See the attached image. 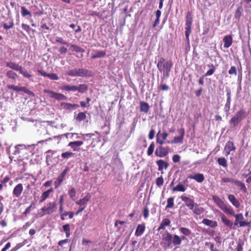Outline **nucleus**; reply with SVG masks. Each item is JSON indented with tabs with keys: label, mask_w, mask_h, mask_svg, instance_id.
Instances as JSON below:
<instances>
[{
	"label": "nucleus",
	"mask_w": 251,
	"mask_h": 251,
	"mask_svg": "<svg viewBox=\"0 0 251 251\" xmlns=\"http://www.w3.org/2000/svg\"><path fill=\"white\" fill-rule=\"evenodd\" d=\"M212 199L218 207L226 214L234 216L235 218L234 225L238 227L248 226L250 222L245 221L242 213L235 214L233 208L227 203H225L221 198L216 195L212 196Z\"/></svg>",
	"instance_id": "nucleus-1"
},
{
	"label": "nucleus",
	"mask_w": 251,
	"mask_h": 251,
	"mask_svg": "<svg viewBox=\"0 0 251 251\" xmlns=\"http://www.w3.org/2000/svg\"><path fill=\"white\" fill-rule=\"evenodd\" d=\"M161 244L163 245L165 250L175 246V250L178 248L177 243L180 241L179 236L176 234H172L166 231L162 234Z\"/></svg>",
	"instance_id": "nucleus-2"
},
{
	"label": "nucleus",
	"mask_w": 251,
	"mask_h": 251,
	"mask_svg": "<svg viewBox=\"0 0 251 251\" xmlns=\"http://www.w3.org/2000/svg\"><path fill=\"white\" fill-rule=\"evenodd\" d=\"M173 66L172 62L166 60L163 57H160L157 64V67L161 73H163L164 77H168Z\"/></svg>",
	"instance_id": "nucleus-3"
},
{
	"label": "nucleus",
	"mask_w": 251,
	"mask_h": 251,
	"mask_svg": "<svg viewBox=\"0 0 251 251\" xmlns=\"http://www.w3.org/2000/svg\"><path fill=\"white\" fill-rule=\"evenodd\" d=\"M66 75L69 76L75 77H86L92 75V73L88 70L82 68H75L73 70L68 71L66 73Z\"/></svg>",
	"instance_id": "nucleus-4"
},
{
	"label": "nucleus",
	"mask_w": 251,
	"mask_h": 251,
	"mask_svg": "<svg viewBox=\"0 0 251 251\" xmlns=\"http://www.w3.org/2000/svg\"><path fill=\"white\" fill-rule=\"evenodd\" d=\"M245 117V110L243 109H241L236 113L234 116L230 120L229 123L232 126L235 127Z\"/></svg>",
	"instance_id": "nucleus-5"
},
{
	"label": "nucleus",
	"mask_w": 251,
	"mask_h": 251,
	"mask_svg": "<svg viewBox=\"0 0 251 251\" xmlns=\"http://www.w3.org/2000/svg\"><path fill=\"white\" fill-rule=\"evenodd\" d=\"M193 22L192 14L188 12L186 16L185 36L188 42H189V36L191 33V26Z\"/></svg>",
	"instance_id": "nucleus-6"
},
{
	"label": "nucleus",
	"mask_w": 251,
	"mask_h": 251,
	"mask_svg": "<svg viewBox=\"0 0 251 251\" xmlns=\"http://www.w3.org/2000/svg\"><path fill=\"white\" fill-rule=\"evenodd\" d=\"M56 209V205L55 202H49L47 203L40 210L43 212L41 216L44 214L50 215L54 212Z\"/></svg>",
	"instance_id": "nucleus-7"
},
{
	"label": "nucleus",
	"mask_w": 251,
	"mask_h": 251,
	"mask_svg": "<svg viewBox=\"0 0 251 251\" xmlns=\"http://www.w3.org/2000/svg\"><path fill=\"white\" fill-rule=\"evenodd\" d=\"M46 153L47 155L46 158V162L48 166L51 163L55 164L57 162L58 155H56V151H54L48 150Z\"/></svg>",
	"instance_id": "nucleus-8"
},
{
	"label": "nucleus",
	"mask_w": 251,
	"mask_h": 251,
	"mask_svg": "<svg viewBox=\"0 0 251 251\" xmlns=\"http://www.w3.org/2000/svg\"><path fill=\"white\" fill-rule=\"evenodd\" d=\"M44 92L50 95V98L54 99L57 100H66L67 98L64 94L56 93L52 90L44 89Z\"/></svg>",
	"instance_id": "nucleus-9"
},
{
	"label": "nucleus",
	"mask_w": 251,
	"mask_h": 251,
	"mask_svg": "<svg viewBox=\"0 0 251 251\" xmlns=\"http://www.w3.org/2000/svg\"><path fill=\"white\" fill-rule=\"evenodd\" d=\"M69 170V168L68 167H66L61 174L57 176L54 182L55 188H57L61 185Z\"/></svg>",
	"instance_id": "nucleus-10"
},
{
	"label": "nucleus",
	"mask_w": 251,
	"mask_h": 251,
	"mask_svg": "<svg viewBox=\"0 0 251 251\" xmlns=\"http://www.w3.org/2000/svg\"><path fill=\"white\" fill-rule=\"evenodd\" d=\"M180 198L182 201L184 202L185 205L188 207L190 210H191L196 203L195 202L194 200L190 197L182 196Z\"/></svg>",
	"instance_id": "nucleus-11"
},
{
	"label": "nucleus",
	"mask_w": 251,
	"mask_h": 251,
	"mask_svg": "<svg viewBox=\"0 0 251 251\" xmlns=\"http://www.w3.org/2000/svg\"><path fill=\"white\" fill-rule=\"evenodd\" d=\"M235 150L236 147L233 143L231 141H228L224 148L225 154L227 156L229 154L230 151H234Z\"/></svg>",
	"instance_id": "nucleus-12"
},
{
	"label": "nucleus",
	"mask_w": 251,
	"mask_h": 251,
	"mask_svg": "<svg viewBox=\"0 0 251 251\" xmlns=\"http://www.w3.org/2000/svg\"><path fill=\"white\" fill-rule=\"evenodd\" d=\"M60 106L63 109L71 111L76 109L79 107V105L76 104L62 102L60 103Z\"/></svg>",
	"instance_id": "nucleus-13"
},
{
	"label": "nucleus",
	"mask_w": 251,
	"mask_h": 251,
	"mask_svg": "<svg viewBox=\"0 0 251 251\" xmlns=\"http://www.w3.org/2000/svg\"><path fill=\"white\" fill-rule=\"evenodd\" d=\"M168 153V149L163 148L162 146H160L159 147L156 148L155 154L160 157H163L165 156Z\"/></svg>",
	"instance_id": "nucleus-14"
},
{
	"label": "nucleus",
	"mask_w": 251,
	"mask_h": 251,
	"mask_svg": "<svg viewBox=\"0 0 251 251\" xmlns=\"http://www.w3.org/2000/svg\"><path fill=\"white\" fill-rule=\"evenodd\" d=\"M188 178L196 180L198 183H202L205 179V177L202 174L197 173L194 175H189Z\"/></svg>",
	"instance_id": "nucleus-15"
},
{
	"label": "nucleus",
	"mask_w": 251,
	"mask_h": 251,
	"mask_svg": "<svg viewBox=\"0 0 251 251\" xmlns=\"http://www.w3.org/2000/svg\"><path fill=\"white\" fill-rule=\"evenodd\" d=\"M106 55V52L102 50H93L91 53V58L96 59L102 58Z\"/></svg>",
	"instance_id": "nucleus-16"
},
{
	"label": "nucleus",
	"mask_w": 251,
	"mask_h": 251,
	"mask_svg": "<svg viewBox=\"0 0 251 251\" xmlns=\"http://www.w3.org/2000/svg\"><path fill=\"white\" fill-rule=\"evenodd\" d=\"M83 144V142L82 141H76L70 142L68 146L72 148L74 151H79L80 150L79 147L82 145Z\"/></svg>",
	"instance_id": "nucleus-17"
},
{
	"label": "nucleus",
	"mask_w": 251,
	"mask_h": 251,
	"mask_svg": "<svg viewBox=\"0 0 251 251\" xmlns=\"http://www.w3.org/2000/svg\"><path fill=\"white\" fill-rule=\"evenodd\" d=\"M23 191V186L21 183L17 184L13 189V194L16 197H19Z\"/></svg>",
	"instance_id": "nucleus-18"
},
{
	"label": "nucleus",
	"mask_w": 251,
	"mask_h": 251,
	"mask_svg": "<svg viewBox=\"0 0 251 251\" xmlns=\"http://www.w3.org/2000/svg\"><path fill=\"white\" fill-rule=\"evenodd\" d=\"M221 221L225 226L229 227L230 228H235L234 223L228 220L223 214H221Z\"/></svg>",
	"instance_id": "nucleus-19"
},
{
	"label": "nucleus",
	"mask_w": 251,
	"mask_h": 251,
	"mask_svg": "<svg viewBox=\"0 0 251 251\" xmlns=\"http://www.w3.org/2000/svg\"><path fill=\"white\" fill-rule=\"evenodd\" d=\"M145 228L146 226L145 224L143 223L138 225L135 230V235L137 237L141 236L144 232Z\"/></svg>",
	"instance_id": "nucleus-20"
},
{
	"label": "nucleus",
	"mask_w": 251,
	"mask_h": 251,
	"mask_svg": "<svg viewBox=\"0 0 251 251\" xmlns=\"http://www.w3.org/2000/svg\"><path fill=\"white\" fill-rule=\"evenodd\" d=\"M156 164L158 166V170L161 172V173L162 174L164 173L163 171V168L166 169L169 166V164L167 162H165V161L161 159L157 161Z\"/></svg>",
	"instance_id": "nucleus-21"
},
{
	"label": "nucleus",
	"mask_w": 251,
	"mask_h": 251,
	"mask_svg": "<svg viewBox=\"0 0 251 251\" xmlns=\"http://www.w3.org/2000/svg\"><path fill=\"white\" fill-rule=\"evenodd\" d=\"M228 199L231 204L236 208H239L240 206L239 201L235 198V197L232 194L228 195Z\"/></svg>",
	"instance_id": "nucleus-22"
},
{
	"label": "nucleus",
	"mask_w": 251,
	"mask_h": 251,
	"mask_svg": "<svg viewBox=\"0 0 251 251\" xmlns=\"http://www.w3.org/2000/svg\"><path fill=\"white\" fill-rule=\"evenodd\" d=\"M201 223L203 224L212 228L216 227L218 226V224L216 221L211 220L208 219H203Z\"/></svg>",
	"instance_id": "nucleus-23"
},
{
	"label": "nucleus",
	"mask_w": 251,
	"mask_h": 251,
	"mask_svg": "<svg viewBox=\"0 0 251 251\" xmlns=\"http://www.w3.org/2000/svg\"><path fill=\"white\" fill-rule=\"evenodd\" d=\"M224 47L225 48H229L232 43V38L230 35L225 36L223 38Z\"/></svg>",
	"instance_id": "nucleus-24"
},
{
	"label": "nucleus",
	"mask_w": 251,
	"mask_h": 251,
	"mask_svg": "<svg viewBox=\"0 0 251 251\" xmlns=\"http://www.w3.org/2000/svg\"><path fill=\"white\" fill-rule=\"evenodd\" d=\"M191 210H192L194 214L197 215H200L203 213L204 212V209L202 207L200 206L197 203L194 205Z\"/></svg>",
	"instance_id": "nucleus-25"
},
{
	"label": "nucleus",
	"mask_w": 251,
	"mask_h": 251,
	"mask_svg": "<svg viewBox=\"0 0 251 251\" xmlns=\"http://www.w3.org/2000/svg\"><path fill=\"white\" fill-rule=\"evenodd\" d=\"M5 64L7 67L16 71L19 72L22 68V66L13 62H7Z\"/></svg>",
	"instance_id": "nucleus-26"
},
{
	"label": "nucleus",
	"mask_w": 251,
	"mask_h": 251,
	"mask_svg": "<svg viewBox=\"0 0 251 251\" xmlns=\"http://www.w3.org/2000/svg\"><path fill=\"white\" fill-rule=\"evenodd\" d=\"M91 198V196L89 193H87L85 197L80 199L79 201H77L75 202L76 204L79 205L80 206L85 205L87 202L89 201Z\"/></svg>",
	"instance_id": "nucleus-27"
},
{
	"label": "nucleus",
	"mask_w": 251,
	"mask_h": 251,
	"mask_svg": "<svg viewBox=\"0 0 251 251\" xmlns=\"http://www.w3.org/2000/svg\"><path fill=\"white\" fill-rule=\"evenodd\" d=\"M53 191V188H51L46 191L44 192L40 197V202H44L49 197L51 193Z\"/></svg>",
	"instance_id": "nucleus-28"
},
{
	"label": "nucleus",
	"mask_w": 251,
	"mask_h": 251,
	"mask_svg": "<svg viewBox=\"0 0 251 251\" xmlns=\"http://www.w3.org/2000/svg\"><path fill=\"white\" fill-rule=\"evenodd\" d=\"M60 89L62 91L74 92L76 91V86L75 85H64L60 86Z\"/></svg>",
	"instance_id": "nucleus-29"
},
{
	"label": "nucleus",
	"mask_w": 251,
	"mask_h": 251,
	"mask_svg": "<svg viewBox=\"0 0 251 251\" xmlns=\"http://www.w3.org/2000/svg\"><path fill=\"white\" fill-rule=\"evenodd\" d=\"M170 224L171 221L169 219L166 218L163 219L158 228V230L159 231L161 229H164L166 226H169Z\"/></svg>",
	"instance_id": "nucleus-30"
},
{
	"label": "nucleus",
	"mask_w": 251,
	"mask_h": 251,
	"mask_svg": "<svg viewBox=\"0 0 251 251\" xmlns=\"http://www.w3.org/2000/svg\"><path fill=\"white\" fill-rule=\"evenodd\" d=\"M7 87L9 89L17 91V92H20V91H23V92H26V89L25 87H19L17 86L13 85H7Z\"/></svg>",
	"instance_id": "nucleus-31"
},
{
	"label": "nucleus",
	"mask_w": 251,
	"mask_h": 251,
	"mask_svg": "<svg viewBox=\"0 0 251 251\" xmlns=\"http://www.w3.org/2000/svg\"><path fill=\"white\" fill-rule=\"evenodd\" d=\"M26 149V147L24 144H19L15 147V151L13 153L14 155H17L21 153L22 150Z\"/></svg>",
	"instance_id": "nucleus-32"
},
{
	"label": "nucleus",
	"mask_w": 251,
	"mask_h": 251,
	"mask_svg": "<svg viewBox=\"0 0 251 251\" xmlns=\"http://www.w3.org/2000/svg\"><path fill=\"white\" fill-rule=\"evenodd\" d=\"M234 184L239 188L240 190L242 191L243 192H247V188L245 185L244 183H242L239 180H235L234 182Z\"/></svg>",
	"instance_id": "nucleus-33"
},
{
	"label": "nucleus",
	"mask_w": 251,
	"mask_h": 251,
	"mask_svg": "<svg viewBox=\"0 0 251 251\" xmlns=\"http://www.w3.org/2000/svg\"><path fill=\"white\" fill-rule=\"evenodd\" d=\"M6 75L8 78L12 79L13 81H15L18 77L16 73L12 70L8 71L6 73Z\"/></svg>",
	"instance_id": "nucleus-34"
},
{
	"label": "nucleus",
	"mask_w": 251,
	"mask_h": 251,
	"mask_svg": "<svg viewBox=\"0 0 251 251\" xmlns=\"http://www.w3.org/2000/svg\"><path fill=\"white\" fill-rule=\"evenodd\" d=\"M150 106L148 103L145 102H140V111L145 113H147L149 110Z\"/></svg>",
	"instance_id": "nucleus-35"
},
{
	"label": "nucleus",
	"mask_w": 251,
	"mask_h": 251,
	"mask_svg": "<svg viewBox=\"0 0 251 251\" xmlns=\"http://www.w3.org/2000/svg\"><path fill=\"white\" fill-rule=\"evenodd\" d=\"M186 187L184 186L182 184L179 183L176 187L173 188V191L185 192L186 190Z\"/></svg>",
	"instance_id": "nucleus-36"
},
{
	"label": "nucleus",
	"mask_w": 251,
	"mask_h": 251,
	"mask_svg": "<svg viewBox=\"0 0 251 251\" xmlns=\"http://www.w3.org/2000/svg\"><path fill=\"white\" fill-rule=\"evenodd\" d=\"M183 137L178 136H176L174 137V140L171 142L168 141V143H171V144H178V143H182L183 142Z\"/></svg>",
	"instance_id": "nucleus-37"
},
{
	"label": "nucleus",
	"mask_w": 251,
	"mask_h": 251,
	"mask_svg": "<svg viewBox=\"0 0 251 251\" xmlns=\"http://www.w3.org/2000/svg\"><path fill=\"white\" fill-rule=\"evenodd\" d=\"M70 45L71 48L72 49V51H75L76 52H84L85 51L83 49L77 45L74 44H71Z\"/></svg>",
	"instance_id": "nucleus-38"
},
{
	"label": "nucleus",
	"mask_w": 251,
	"mask_h": 251,
	"mask_svg": "<svg viewBox=\"0 0 251 251\" xmlns=\"http://www.w3.org/2000/svg\"><path fill=\"white\" fill-rule=\"evenodd\" d=\"M74 213L73 212H67L65 211L63 213L60 214V218L62 220H65V216H69L70 219H72L74 217Z\"/></svg>",
	"instance_id": "nucleus-39"
},
{
	"label": "nucleus",
	"mask_w": 251,
	"mask_h": 251,
	"mask_svg": "<svg viewBox=\"0 0 251 251\" xmlns=\"http://www.w3.org/2000/svg\"><path fill=\"white\" fill-rule=\"evenodd\" d=\"M88 87L86 84H82L76 86V91L83 93L87 90Z\"/></svg>",
	"instance_id": "nucleus-40"
},
{
	"label": "nucleus",
	"mask_w": 251,
	"mask_h": 251,
	"mask_svg": "<svg viewBox=\"0 0 251 251\" xmlns=\"http://www.w3.org/2000/svg\"><path fill=\"white\" fill-rule=\"evenodd\" d=\"M230 103H231V99H226V103L224 107V111L226 113L227 116L228 115V112L230 110Z\"/></svg>",
	"instance_id": "nucleus-41"
},
{
	"label": "nucleus",
	"mask_w": 251,
	"mask_h": 251,
	"mask_svg": "<svg viewBox=\"0 0 251 251\" xmlns=\"http://www.w3.org/2000/svg\"><path fill=\"white\" fill-rule=\"evenodd\" d=\"M179 230L185 236H189L191 234V231L186 227H180L179 228Z\"/></svg>",
	"instance_id": "nucleus-42"
},
{
	"label": "nucleus",
	"mask_w": 251,
	"mask_h": 251,
	"mask_svg": "<svg viewBox=\"0 0 251 251\" xmlns=\"http://www.w3.org/2000/svg\"><path fill=\"white\" fill-rule=\"evenodd\" d=\"M218 164L223 167L226 168L227 167V161L225 158H219L217 159Z\"/></svg>",
	"instance_id": "nucleus-43"
},
{
	"label": "nucleus",
	"mask_w": 251,
	"mask_h": 251,
	"mask_svg": "<svg viewBox=\"0 0 251 251\" xmlns=\"http://www.w3.org/2000/svg\"><path fill=\"white\" fill-rule=\"evenodd\" d=\"M86 118V116L85 113L81 112L78 113L77 115L75 117V119L76 121L80 122L85 120Z\"/></svg>",
	"instance_id": "nucleus-44"
},
{
	"label": "nucleus",
	"mask_w": 251,
	"mask_h": 251,
	"mask_svg": "<svg viewBox=\"0 0 251 251\" xmlns=\"http://www.w3.org/2000/svg\"><path fill=\"white\" fill-rule=\"evenodd\" d=\"M21 14L23 17L26 16L31 17L32 16L31 13L25 6L21 7Z\"/></svg>",
	"instance_id": "nucleus-45"
},
{
	"label": "nucleus",
	"mask_w": 251,
	"mask_h": 251,
	"mask_svg": "<svg viewBox=\"0 0 251 251\" xmlns=\"http://www.w3.org/2000/svg\"><path fill=\"white\" fill-rule=\"evenodd\" d=\"M19 72L21 74H22L24 77L26 78H29L31 76V75L28 72L27 70L24 69L22 66V68L19 71Z\"/></svg>",
	"instance_id": "nucleus-46"
},
{
	"label": "nucleus",
	"mask_w": 251,
	"mask_h": 251,
	"mask_svg": "<svg viewBox=\"0 0 251 251\" xmlns=\"http://www.w3.org/2000/svg\"><path fill=\"white\" fill-rule=\"evenodd\" d=\"M69 195L71 199L75 201L76 195V191L74 188H71L68 192Z\"/></svg>",
	"instance_id": "nucleus-47"
},
{
	"label": "nucleus",
	"mask_w": 251,
	"mask_h": 251,
	"mask_svg": "<svg viewBox=\"0 0 251 251\" xmlns=\"http://www.w3.org/2000/svg\"><path fill=\"white\" fill-rule=\"evenodd\" d=\"M174 198L173 197L169 198L168 199L167 204L166 205V208H171L173 207L174 205Z\"/></svg>",
	"instance_id": "nucleus-48"
},
{
	"label": "nucleus",
	"mask_w": 251,
	"mask_h": 251,
	"mask_svg": "<svg viewBox=\"0 0 251 251\" xmlns=\"http://www.w3.org/2000/svg\"><path fill=\"white\" fill-rule=\"evenodd\" d=\"M74 153L72 152L66 151L61 154V157L64 159H68L74 155Z\"/></svg>",
	"instance_id": "nucleus-49"
},
{
	"label": "nucleus",
	"mask_w": 251,
	"mask_h": 251,
	"mask_svg": "<svg viewBox=\"0 0 251 251\" xmlns=\"http://www.w3.org/2000/svg\"><path fill=\"white\" fill-rule=\"evenodd\" d=\"M242 9L241 7H239L237 8L236 10L235 11V15H234L235 18L236 19H240V18L241 16V14H242Z\"/></svg>",
	"instance_id": "nucleus-50"
},
{
	"label": "nucleus",
	"mask_w": 251,
	"mask_h": 251,
	"mask_svg": "<svg viewBox=\"0 0 251 251\" xmlns=\"http://www.w3.org/2000/svg\"><path fill=\"white\" fill-rule=\"evenodd\" d=\"M34 202H31L30 205L25 209L24 214L26 215L31 211L32 209H34L35 207L33 206H34Z\"/></svg>",
	"instance_id": "nucleus-51"
},
{
	"label": "nucleus",
	"mask_w": 251,
	"mask_h": 251,
	"mask_svg": "<svg viewBox=\"0 0 251 251\" xmlns=\"http://www.w3.org/2000/svg\"><path fill=\"white\" fill-rule=\"evenodd\" d=\"M154 144L153 142H152V143L151 144V145H150V146L148 149L147 153L149 156H150L152 154L153 151H154Z\"/></svg>",
	"instance_id": "nucleus-52"
},
{
	"label": "nucleus",
	"mask_w": 251,
	"mask_h": 251,
	"mask_svg": "<svg viewBox=\"0 0 251 251\" xmlns=\"http://www.w3.org/2000/svg\"><path fill=\"white\" fill-rule=\"evenodd\" d=\"M164 183V179L162 176L157 177L156 179V184L157 186L160 187L163 185Z\"/></svg>",
	"instance_id": "nucleus-53"
},
{
	"label": "nucleus",
	"mask_w": 251,
	"mask_h": 251,
	"mask_svg": "<svg viewBox=\"0 0 251 251\" xmlns=\"http://www.w3.org/2000/svg\"><path fill=\"white\" fill-rule=\"evenodd\" d=\"M156 136L162 138L163 140H165L166 139V138L168 137V134L166 132L161 133L160 131H159L157 133Z\"/></svg>",
	"instance_id": "nucleus-54"
},
{
	"label": "nucleus",
	"mask_w": 251,
	"mask_h": 251,
	"mask_svg": "<svg viewBox=\"0 0 251 251\" xmlns=\"http://www.w3.org/2000/svg\"><path fill=\"white\" fill-rule=\"evenodd\" d=\"M55 41L56 42L59 43L61 44L69 45V44L61 37H57L55 39Z\"/></svg>",
	"instance_id": "nucleus-55"
},
{
	"label": "nucleus",
	"mask_w": 251,
	"mask_h": 251,
	"mask_svg": "<svg viewBox=\"0 0 251 251\" xmlns=\"http://www.w3.org/2000/svg\"><path fill=\"white\" fill-rule=\"evenodd\" d=\"M234 181L235 179L228 177H223L221 180L222 183L231 182L234 183Z\"/></svg>",
	"instance_id": "nucleus-56"
},
{
	"label": "nucleus",
	"mask_w": 251,
	"mask_h": 251,
	"mask_svg": "<svg viewBox=\"0 0 251 251\" xmlns=\"http://www.w3.org/2000/svg\"><path fill=\"white\" fill-rule=\"evenodd\" d=\"M48 78L51 80H57L59 79V77L56 74H49Z\"/></svg>",
	"instance_id": "nucleus-57"
},
{
	"label": "nucleus",
	"mask_w": 251,
	"mask_h": 251,
	"mask_svg": "<svg viewBox=\"0 0 251 251\" xmlns=\"http://www.w3.org/2000/svg\"><path fill=\"white\" fill-rule=\"evenodd\" d=\"M228 74L229 75H237V70L235 66L231 67L230 69L228 71Z\"/></svg>",
	"instance_id": "nucleus-58"
},
{
	"label": "nucleus",
	"mask_w": 251,
	"mask_h": 251,
	"mask_svg": "<svg viewBox=\"0 0 251 251\" xmlns=\"http://www.w3.org/2000/svg\"><path fill=\"white\" fill-rule=\"evenodd\" d=\"M244 245V243L242 242H239L238 243L237 247H236V251H243V246Z\"/></svg>",
	"instance_id": "nucleus-59"
},
{
	"label": "nucleus",
	"mask_w": 251,
	"mask_h": 251,
	"mask_svg": "<svg viewBox=\"0 0 251 251\" xmlns=\"http://www.w3.org/2000/svg\"><path fill=\"white\" fill-rule=\"evenodd\" d=\"M180 156L179 155L176 154L173 156L172 160L174 162L177 163L180 161Z\"/></svg>",
	"instance_id": "nucleus-60"
},
{
	"label": "nucleus",
	"mask_w": 251,
	"mask_h": 251,
	"mask_svg": "<svg viewBox=\"0 0 251 251\" xmlns=\"http://www.w3.org/2000/svg\"><path fill=\"white\" fill-rule=\"evenodd\" d=\"M215 69H210V70H209L205 74H204V76H210V75H212L215 72Z\"/></svg>",
	"instance_id": "nucleus-61"
},
{
	"label": "nucleus",
	"mask_w": 251,
	"mask_h": 251,
	"mask_svg": "<svg viewBox=\"0 0 251 251\" xmlns=\"http://www.w3.org/2000/svg\"><path fill=\"white\" fill-rule=\"evenodd\" d=\"M155 131L154 129H151L149 134V138L151 140L154 137Z\"/></svg>",
	"instance_id": "nucleus-62"
},
{
	"label": "nucleus",
	"mask_w": 251,
	"mask_h": 251,
	"mask_svg": "<svg viewBox=\"0 0 251 251\" xmlns=\"http://www.w3.org/2000/svg\"><path fill=\"white\" fill-rule=\"evenodd\" d=\"M149 215V211L148 208L146 207L144 208L143 211V215L145 219L147 218Z\"/></svg>",
	"instance_id": "nucleus-63"
},
{
	"label": "nucleus",
	"mask_w": 251,
	"mask_h": 251,
	"mask_svg": "<svg viewBox=\"0 0 251 251\" xmlns=\"http://www.w3.org/2000/svg\"><path fill=\"white\" fill-rule=\"evenodd\" d=\"M67 49L66 48H65V47L63 46V47H61L59 49V52L61 53V54H65L67 52Z\"/></svg>",
	"instance_id": "nucleus-64"
}]
</instances>
